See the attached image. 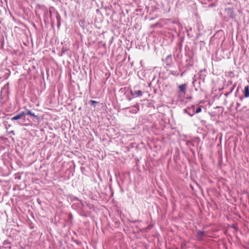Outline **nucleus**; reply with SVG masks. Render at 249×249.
Listing matches in <instances>:
<instances>
[{
	"instance_id": "obj_1",
	"label": "nucleus",
	"mask_w": 249,
	"mask_h": 249,
	"mask_svg": "<svg viewBox=\"0 0 249 249\" xmlns=\"http://www.w3.org/2000/svg\"><path fill=\"white\" fill-rule=\"evenodd\" d=\"M132 95L136 96H142V93L141 90H138L134 91V92H132Z\"/></svg>"
},
{
	"instance_id": "obj_2",
	"label": "nucleus",
	"mask_w": 249,
	"mask_h": 249,
	"mask_svg": "<svg viewBox=\"0 0 249 249\" xmlns=\"http://www.w3.org/2000/svg\"><path fill=\"white\" fill-rule=\"evenodd\" d=\"M244 96L246 98H247L249 96V87L248 86L245 87Z\"/></svg>"
},
{
	"instance_id": "obj_3",
	"label": "nucleus",
	"mask_w": 249,
	"mask_h": 249,
	"mask_svg": "<svg viewBox=\"0 0 249 249\" xmlns=\"http://www.w3.org/2000/svg\"><path fill=\"white\" fill-rule=\"evenodd\" d=\"M186 89V84L181 85L179 86V89L180 90V91H181L183 93L185 92Z\"/></svg>"
},
{
	"instance_id": "obj_4",
	"label": "nucleus",
	"mask_w": 249,
	"mask_h": 249,
	"mask_svg": "<svg viewBox=\"0 0 249 249\" xmlns=\"http://www.w3.org/2000/svg\"><path fill=\"white\" fill-rule=\"evenodd\" d=\"M204 233L203 231H199L197 233V238L199 239H201Z\"/></svg>"
},
{
	"instance_id": "obj_5",
	"label": "nucleus",
	"mask_w": 249,
	"mask_h": 249,
	"mask_svg": "<svg viewBox=\"0 0 249 249\" xmlns=\"http://www.w3.org/2000/svg\"><path fill=\"white\" fill-rule=\"evenodd\" d=\"M21 118L20 116H19V115L18 114H17V115L14 116L13 118H12L11 120H13V121H15V120H19Z\"/></svg>"
},
{
	"instance_id": "obj_6",
	"label": "nucleus",
	"mask_w": 249,
	"mask_h": 249,
	"mask_svg": "<svg viewBox=\"0 0 249 249\" xmlns=\"http://www.w3.org/2000/svg\"><path fill=\"white\" fill-rule=\"evenodd\" d=\"M27 114L31 116L37 117V116H36L34 113H32L30 110H28Z\"/></svg>"
},
{
	"instance_id": "obj_7",
	"label": "nucleus",
	"mask_w": 249,
	"mask_h": 249,
	"mask_svg": "<svg viewBox=\"0 0 249 249\" xmlns=\"http://www.w3.org/2000/svg\"><path fill=\"white\" fill-rule=\"evenodd\" d=\"M201 111V107H199L197 108L196 111V113H198Z\"/></svg>"
},
{
	"instance_id": "obj_8",
	"label": "nucleus",
	"mask_w": 249,
	"mask_h": 249,
	"mask_svg": "<svg viewBox=\"0 0 249 249\" xmlns=\"http://www.w3.org/2000/svg\"><path fill=\"white\" fill-rule=\"evenodd\" d=\"M90 102L94 106H95L96 104H97V102L94 101V100H90Z\"/></svg>"
},
{
	"instance_id": "obj_9",
	"label": "nucleus",
	"mask_w": 249,
	"mask_h": 249,
	"mask_svg": "<svg viewBox=\"0 0 249 249\" xmlns=\"http://www.w3.org/2000/svg\"><path fill=\"white\" fill-rule=\"evenodd\" d=\"M18 114L21 118L23 116H24L26 114V113L24 111H22V112H20V113H19Z\"/></svg>"
}]
</instances>
